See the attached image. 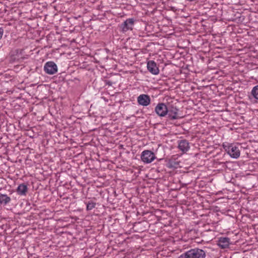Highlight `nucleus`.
Masks as SVG:
<instances>
[{"label": "nucleus", "instance_id": "f257e3e1", "mask_svg": "<svg viewBox=\"0 0 258 258\" xmlns=\"http://www.w3.org/2000/svg\"><path fill=\"white\" fill-rule=\"evenodd\" d=\"M206 252L200 248L191 249L182 253L178 258H205Z\"/></svg>", "mask_w": 258, "mask_h": 258}, {"label": "nucleus", "instance_id": "f03ea898", "mask_svg": "<svg viewBox=\"0 0 258 258\" xmlns=\"http://www.w3.org/2000/svg\"><path fill=\"white\" fill-rule=\"evenodd\" d=\"M223 147L231 157L237 159L240 156V151L236 145L231 144L228 146L223 145Z\"/></svg>", "mask_w": 258, "mask_h": 258}, {"label": "nucleus", "instance_id": "7ed1b4c3", "mask_svg": "<svg viewBox=\"0 0 258 258\" xmlns=\"http://www.w3.org/2000/svg\"><path fill=\"white\" fill-rule=\"evenodd\" d=\"M156 158L155 154L150 150H146L142 152L141 155L142 161L145 163H150Z\"/></svg>", "mask_w": 258, "mask_h": 258}, {"label": "nucleus", "instance_id": "20e7f679", "mask_svg": "<svg viewBox=\"0 0 258 258\" xmlns=\"http://www.w3.org/2000/svg\"><path fill=\"white\" fill-rule=\"evenodd\" d=\"M155 111L160 117H164L168 113V107L164 103H159L155 107Z\"/></svg>", "mask_w": 258, "mask_h": 258}, {"label": "nucleus", "instance_id": "39448f33", "mask_svg": "<svg viewBox=\"0 0 258 258\" xmlns=\"http://www.w3.org/2000/svg\"><path fill=\"white\" fill-rule=\"evenodd\" d=\"M45 72L49 75H53L57 72V67L53 61H48L44 66Z\"/></svg>", "mask_w": 258, "mask_h": 258}, {"label": "nucleus", "instance_id": "423d86ee", "mask_svg": "<svg viewBox=\"0 0 258 258\" xmlns=\"http://www.w3.org/2000/svg\"><path fill=\"white\" fill-rule=\"evenodd\" d=\"M135 20L133 18H129L126 19L122 23L120 28L123 32H125L128 30H132L134 25Z\"/></svg>", "mask_w": 258, "mask_h": 258}, {"label": "nucleus", "instance_id": "0eeeda50", "mask_svg": "<svg viewBox=\"0 0 258 258\" xmlns=\"http://www.w3.org/2000/svg\"><path fill=\"white\" fill-rule=\"evenodd\" d=\"M137 101L139 104L147 106L151 103V98L147 94H141L137 98Z\"/></svg>", "mask_w": 258, "mask_h": 258}, {"label": "nucleus", "instance_id": "6e6552de", "mask_svg": "<svg viewBox=\"0 0 258 258\" xmlns=\"http://www.w3.org/2000/svg\"><path fill=\"white\" fill-rule=\"evenodd\" d=\"M180 163L177 158L172 157L167 161L166 166L169 169H177L180 167Z\"/></svg>", "mask_w": 258, "mask_h": 258}, {"label": "nucleus", "instance_id": "1a4fd4ad", "mask_svg": "<svg viewBox=\"0 0 258 258\" xmlns=\"http://www.w3.org/2000/svg\"><path fill=\"white\" fill-rule=\"evenodd\" d=\"M178 109L176 107L172 105L168 107V117L171 120H174L178 118Z\"/></svg>", "mask_w": 258, "mask_h": 258}, {"label": "nucleus", "instance_id": "9d476101", "mask_svg": "<svg viewBox=\"0 0 258 258\" xmlns=\"http://www.w3.org/2000/svg\"><path fill=\"white\" fill-rule=\"evenodd\" d=\"M148 70L153 75H158L159 73V70L156 63L154 60H149L147 62Z\"/></svg>", "mask_w": 258, "mask_h": 258}, {"label": "nucleus", "instance_id": "9b49d317", "mask_svg": "<svg viewBox=\"0 0 258 258\" xmlns=\"http://www.w3.org/2000/svg\"><path fill=\"white\" fill-rule=\"evenodd\" d=\"M178 147L182 152H186L189 149L188 142L186 140H182L179 141Z\"/></svg>", "mask_w": 258, "mask_h": 258}, {"label": "nucleus", "instance_id": "f8f14e48", "mask_svg": "<svg viewBox=\"0 0 258 258\" xmlns=\"http://www.w3.org/2000/svg\"><path fill=\"white\" fill-rule=\"evenodd\" d=\"M230 238L228 237H220L218 241V245L221 248H226L229 247Z\"/></svg>", "mask_w": 258, "mask_h": 258}, {"label": "nucleus", "instance_id": "ddd939ff", "mask_svg": "<svg viewBox=\"0 0 258 258\" xmlns=\"http://www.w3.org/2000/svg\"><path fill=\"white\" fill-rule=\"evenodd\" d=\"M27 185L24 183L20 184L17 188V192L20 196H26L28 192Z\"/></svg>", "mask_w": 258, "mask_h": 258}, {"label": "nucleus", "instance_id": "4468645a", "mask_svg": "<svg viewBox=\"0 0 258 258\" xmlns=\"http://www.w3.org/2000/svg\"><path fill=\"white\" fill-rule=\"evenodd\" d=\"M10 197L6 194H0V204L6 205L11 201Z\"/></svg>", "mask_w": 258, "mask_h": 258}, {"label": "nucleus", "instance_id": "2eb2a0df", "mask_svg": "<svg viewBox=\"0 0 258 258\" xmlns=\"http://www.w3.org/2000/svg\"><path fill=\"white\" fill-rule=\"evenodd\" d=\"M251 95L254 99L258 100V85L252 88Z\"/></svg>", "mask_w": 258, "mask_h": 258}, {"label": "nucleus", "instance_id": "dca6fc26", "mask_svg": "<svg viewBox=\"0 0 258 258\" xmlns=\"http://www.w3.org/2000/svg\"><path fill=\"white\" fill-rule=\"evenodd\" d=\"M96 203L93 202H89L87 204V210L90 211L95 208Z\"/></svg>", "mask_w": 258, "mask_h": 258}, {"label": "nucleus", "instance_id": "f3484780", "mask_svg": "<svg viewBox=\"0 0 258 258\" xmlns=\"http://www.w3.org/2000/svg\"><path fill=\"white\" fill-rule=\"evenodd\" d=\"M3 34H4V29L3 28H0V40L2 38Z\"/></svg>", "mask_w": 258, "mask_h": 258}]
</instances>
